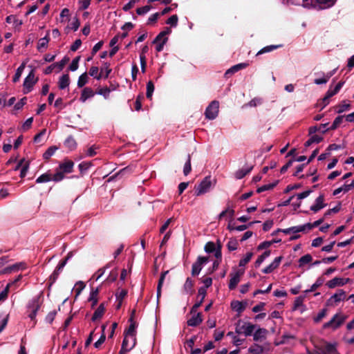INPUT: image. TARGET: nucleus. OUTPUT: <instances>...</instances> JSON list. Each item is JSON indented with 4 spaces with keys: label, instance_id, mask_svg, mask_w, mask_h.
<instances>
[{
    "label": "nucleus",
    "instance_id": "obj_1",
    "mask_svg": "<svg viewBox=\"0 0 354 354\" xmlns=\"http://www.w3.org/2000/svg\"><path fill=\"white\" fill-rule=\"evenodd\" d=\"M74 163L72 160H65L59 164L56 170V173L53 175V180L59 182L64 178L65 174H70L73 171Z\"/></svg>",
    "mask_w": 354,
    "mask_h": 354
},
{
    "label": "nucleus",
    "instance_id": "obj_2",
    "mask_svg": "<svg viewBox=\"0 0 354 354\" xmlns=\"http://www.w3.org/2000/svg\"><path fill=\"white\" fill-rule=\"evenodd\" d=\"M202 282L204 283V286L200 287L198 290V297H201L200 301L199 302H196L192 307L190 313H194L196 311H197L198 308L202 305L207 294L206 289L210 287L212 284V279L211 277H207L203 279Z\"/></svg>",
    "mask_w": 354,
    "mask_h": 354
},
{
    "label": "nucleus",
    "instance_id": "obj_3",
    "mask_svg": "<svg viewBox=\"0 0 354 354\" xmlns=\"http://www.w3.org/2000/svg\"><path fill=\"white\" fill-rule=\"evenodd\" d=\"M73 257V252H70L67 254L66 257L61 260L57 266L55 270L51 274L48 278V287L50 288L57 279L60 272L62 270L67 261Z\"/></svg>",
    "mask_w": 354,
    "mask_h": 354
},
{
    "label": "nucleus",
    "instance_id": "obj_4",
    "mask_svg": "<svg viewBox=\"0 0 354 354\" xmlns=\"http://www.w3.org/2000/svg\"><path fill=\"white\" fill-rule=\"evenodd\" d=\"M212 187V179L210 176H207L203 178L198 185L195 186V194L196 196L202 195L207 193Z\"/></svg>",
    "mask_w": 354,
    "mask_h": 354
},
{
    "label": "nucleus",
    "instance_id": "obj_5",
    "mask_svg": "<svg viewBox=\"0 0 354 354\" xmlns=\"http://www.w3.org/2000/svg\"><path fill=\"white\" fill-rule=\"evenodd\" d=\"M345 319L346 317L342 316L339 314L337 313L332 317V319L329 322H326L323 325V328H332L333 330H335L338 328L342 324H343Z\"/></svg>",
    "mask_w": 354,
    "mask_h": 354
},
{
    "label": "nucleus",
    "instance_id": "obj_6",
    "mask_svg": "<svg viewBox=\"0 0 354 354\" xmlns=\"http://www.w3.org/2000/svg\"><path fill=\"white\" fill-rule=\"evenodd\" d=\"M37 78L35 79L34 70H32L24 81V93L28 94L30 93L32 91L33 86L37 83Z\"/></svg>",
    "mask_w": 354,
    "mask_h": 354
},
{
    "label": "nucleus",
    "instance_id": "obj_7",
    "mask_svg": "<svg viewBox=\"0 0 354 354\" xmlns=\"http://www.w3.org/2000/svg\"><path fill=\"white\" fill-rule=\"evenodd\" d=\"M241 320L238 321L236 327V333L238 334L244 333L245 336L251 335L256 326L250 322H245L243 325L241 326Z\"/></svg>",
    "mask_w": 354,
    "mask_h": 354
},
{
    "label": "nucleus",
    "instance_id": "obj_8",
    "mask_svg": "<svg viewBox=\"0 0 354 354\" xmlns=\"http://www.w3.org/2000/svg\"><path fill=\"white\" fill-rule=\"evenodd\" d=\"M219 103L216 100L212 101L205 109V117L209 120L215 119L218 113Z\"/></svg>",
    "mask_w": 354,
    "mask_h": 354
},
{
    "label": "nucleus",
    "instance_id": "obj_9",
    "mask_svg": "<svg viewBox=\"0 0 354 354\" xmlns=\"http://www.w3.org/2000/svg\"><path fill=\"white\" fill-rule=\"evenodd\" d=\"M209 261L208 257H201L199 256L197 258V260L192 265V275L193 277L197 276L199 274L201 270H202V266L203 264H205Z\"/></svg>",
    "mask_w": 354,
    "mask_h": 354
},
{
    "label": "nucleus",
    "instance_id": "obj_10",
    "mask_svg": "<svg viewBox=\"0 0 354 354\" xmlns=\"http://www.w3.org/2000/svg\"><path fill=\"white\" fill-rule=\"evenodd\" d=\"M349 278H340V277H335L333 279L327 281L326 286L329 288H334L336 286H342L350 281Z\"/></svg>",
    "mask_w": 354,
    "mask_h": 354
},
{
    "label": "nucleus",
    "instance_id": "obj_11",
    "mask_svg": "<svg viewBox=\"0 0 354 354\" xmlns=\"http://www.w3.org/2000/svg\"><path fill=\"white\" fill-rule=\"evenodd\" d=\"M244 270H237L234 274H230L231 279L229 282V289L234 290L240 281L241 276L243 274Z\"/></svg>",
    "mask_w": 354,
    "mask_h": 354
},
{
    "label": "nucleus",
    "instance_id": "obj_12",
    "mask_svg": "<svg viewBox=\"0 0 354 354\" xmlns=\"http://www.w3.org/2000/svg\"><path fill=\"white\" fill-rule=\"evenodd\" d=\"M248 306V301H233L231 302V307L233 310L238 313V317L243 313Z\"/></svg>",
    "mask_w": 354,
    "mask_h": 354
},
{
    "label": "nucleus",
    "instance_id": "obj_13",
    "mask_svg": "<svg viewBox=\"0 0 354 354\" xmlns=\"http://www.w3.org/2000/svg\"><path fill=\"white\" fill-rule=\"evenodd\" d=\"M319 354H339L336 348L335 344L325 342V346L319 348Z\"/></svg>",
    "mask_w": 354,
    "mask_h": 354
},
{
    "label": "nucleus",
    "instance_id": "obj_14",
    "mask_svg": "<svg viewBox=\"0 0 354 354\" xmlns=\"http://www.w3.org/2000/svg\"><path fill=\"white\" fill-rule=\"evenodd\" d=\"M324 194H320L315 200V204L310 206V210L314 212H317L322 208L326 206V204L324 203Z\"/></svg>",
    "mask_w": 354,
    "mask_h": 354
},
{
    "label": "nucleus",
    "instance_id": "obj_15",
    "mask_svg": "<svg viewBox=\"0 0 354 354\" xmlns=\"http://www.w3.org/2000/svg\"><path fill=\"white\" fill-rule=\"evenodd\" d=\"M194 315L187 320V325L189 326H197L203 322L202 313H192Z\"/></svg>",
    "mask_w": 354,
    "mask_h": 354
},
{
    "label": "nucleus",
    "instance_id": "obj_16",
    "mask_svg": "<svg viewBox=\"0 0 354 354\" xmlns=\"http://www.w3.org/2000/svg\"><path fill=\"white\" fill-rule=\"evenodd\" d=\"M248 66L247 63H240L232 66L230 68L226 71L225 73V77H228L232 74L236 73L237 71L245 68Z\"/></svg>",
    "mask_w": 354,
    "mask_h": 354
},
{
    "label": "nucleus",
    "instance_id": "obj_17",
    "mask_svg": "<svg viewBox=\"0 0 354 354\" xmlns=\"http://www.w3.org/2000/svg\"><path fill=\"white\" fill-rule=\"evenodd\" d=\"M28 308L31 309V312L30 313L28 317L32 320H33L35 318V317L37 315V311H38V310L40 308V304L39 303V300L38 299H34L32 301V304H30L28 306Z\"/></svg>",
    "mask_w": 354,
    "mask_h": 354
},
{
    "label": "nucleus",
    "instance_id": "obj_18",
    "mask_svg": "<svg viewBox=\"0 0 354 354\" xmlns=\"http://www.w3.org/2000/svg\"><path fill=\"white\" fill-rule=\"evenodd\" d=\"M105 307L104 304L102 303L94 312L91 320L95 322L96 320L101 319L104 314Z\"/></svg>",
    "mask_w": 354,
    "mask_h": 354
},
{
    "label": "nucleus",
    "instance_id": "obj_19",
    "mask_svg": "<svg viewBox=\"0 0 354 354\" xmlns=\"http://www.w3.org/2000/svg\"><path fill=\"white\" fill-rule=\"evenodd\" d=\"M95 93L91 88L86 87L82 91L80 100L82 102H84L87 99L93 97Z\"/></svg>",
    "mask_w": 354,
    "mask_h": 354
},
{
    "label": "nucleus",
    "instance_id": "obj_20",
    "mask_svg": "<svg viewBox=\"0 0 354 354\" xmlns=\"http://www.w3.org/2000/svg\"><path fill=\"white\" fill-rule=\"evenodd\" d=\"M99 292H100V288H97L95 290L92 289V290L90 293L88 301L92 302V304H91L92 308H94L98 302Z\"/></svg>",
    "mask_w": 354,
    "mask_h": 354
},
{
    "label": "nucleus",
    "instance_id": "obj_21",
    "mask_svg": "<svg viewBox=\"0 0 354 354\" xmlns=\"http://www.w3.org/2000/svg\"><path fill=\"white\" fill-rule=\"evenodd\" d=\"M64 145L65 147L68 148L70 151L75 150L77 146V142L73 136H68L65 140Z\"/></svg>",
    "mask_w": 354,
    "mask_h": 354
},
{
    "label": "nucleus",
    "instance_id": "obj_22",
    "mask_svg": "<svg viewBox=\"0 0 354 354\" xmlns=\"http://www.w3.org/2000/svg\"><path fill=\"white\" fill-rule=\"evenodd\" d=\"M70 84V77L68 74H64L59 77L58 86L61 90L65 89Z\"/></svg>",
    "mask_w": 354,
    "mask_h": 354
},
{
    "label": "nucleus",
    "instance_id": "obj_23",
    "mask_svg": "<svg viewBox=\"0 0 354 354\" xmlns=\"http://www.w3.org/2000/svg\"><path fill=\"white\" fill-rule=\"evenodd\" d=\"M344 115H339L337 116L335 120L333 121L332 125L326 129H324V131H322V133H326L327 131H330V130H335L339 125L343 121V119H344Z\"/></svg>",
    "mask_w": 354,
    "mask_h": 354
},
{
    "label": "nucleus",
    "instance_id": "obj_24",
    "mask_svg": "<svg viewBox=\"0 0 354 354\" xmlns=\"http://www.w3.org/2000/svg\"><path fill=\"white\" fill-rule=\"evenodd\" d=\"M138 324L136 322H130V325L127 329L124 331V335L126 337L136 336V327Z\"/></svg>",
    "mask_w": 354,
    "mask_h": 354
},
{
    "label": "nucleus",
    "instance_id": "obj_25",
    "mask_svg": "<svg viewBox=\"0 0 354 354\" xmlns=\"http://www.w3.org/2000/svg\"><path fill=\"white\" fill-rule=\"evenodd\" d=\"M194 285V281H192L189 277H187L185 283L184 284V290L186 292V293L192 295L194 292V290L193 289Z\"/></svg>",
    "mask_w": 354,
    "mask_h": 354
},
{
    "label": "nucleus",
    "instance_id": "obj_26",
    "mask_svg": "<svg viewBox=\"0 0 354 354\" xmlns=\"http://www.w3.org/2000/svg\"><path fill=\"white\" fill-rule=\"evenodd\" d=\"M50 41V38H49V36H48V32H47L46 35L43 37V38H41L39 40V42H38V44H37V50L40 52H42V48H46L47 46H48V43Z\"/></svg>",
    "mask_w": 354,
    "mask_h": 354
},
{
    "label": "nucleus",
    "instance_id": "obj_27",
    "mask_svg": "<svg viewBox=\"0 0 354 354\" xmlns=\"http://www.w3.org/2000/svg\"><path fill=\"white\" fill-rule=\"evenodd\" d=\"M171 32V30L169 27H165V30L162 32H160L153 39L152 41L153 44L158 43L162 39L165 37H167V35H169Z\"/></svg>",
    "mask_w": 354,
    "mask_h": 354
},
{
    "label": "nucleus",
    "instance_id": "obj_28",
    "mask_svg": "<svg viewBox=\"0 0 354 354\" xmlns=\"http://www.w3.org/2000/svg\"><path fill=\"white\" fill-rule=\"evenodd\" d=\"M324 281H325V279L322 276L318 277L315 283L311 286V287L309 290H305V292L308 293V292H311L316 290L319 287H320L324 283Z\"/></svg>",
    "mask_w": 354,
    "mask_h": 354
},
{
    "label": "nucleus",
    "instance_id": "obj_29",
    "mask_svg": "<svg viewBox=\"0 0 354 354\" xmlns=\"http://www.w3.org/2000/svg\"><path fill=\"white\" fill-rule=\"evenodd\" d=\"M335 304L343 301L346 298V292L342 289H339L337 292L332 296Z\"/></svg>",
    "mask_w": 354,
    "mask_h": 354
},
{
    "label": "nucleus",
    "instance_id": "obj_30",
    "mask_svg": "<svg viewBox=\"0 0 354 354\" xmlns=\"http://www.w3.org/2000/svg\"><path fill=\"white\" fill-rule=\"evenodd\" d=\"M253 169V165L247 169H241L236 171L235 177L237 179H241L248 174Z\"/></svg>",
    "mask_w": 354,
    "mask_h": 354
},
{
    "label": "nucleus",
    "instance_id": "obj_31",
    "mask_svg": "<svg viewBox=\"0 0 354 354\" xmlns=\"http://www.w3.org/2000/svg\"><path fill=\"white\" fill-rule=\"evenodd\" d=\"M53 176H52L51 174L47 172V173L43 174L41 176H39L37 178L36 183H47L50 180H53Z\"/></svg>",
    "mask_w": 354,
    "mask_h": 354
},
{
    "label": "nucleus",
    "instance_id": "obj_32",
    "mask_svg": "<svg viewBox=\"0 0 354 354\" xmlns=\"http://www.w3.org/2000/svg\"><path fill=\"white\" fill-rule=\"evenodd\" d=\"M323 140V138L317 135L312 136L304 144L306 147H310L313 143H319Z\"/></svg>",
    "mask_w": 354,
    "mask_h": 354
},
{
    "label": "nucleus",
    "instance_id": "obj_33",
    "mask_svg": "<svg viewBox=\"0 0 354 354\" xmlns=\"http://www.w3.org/2000/svg\"><path fill=\"white\" fill-rule=\"evenodd\" d=\"M283 45L281 44H279V45H270V46H267L266 47H263V48H261L257 53V55H261V54H263V53H269V52H271L274 50H276L280 47H282Z\"/></svg>",
    "mask_w": 354,
    "mask_h": 354
},
{
    "label": "nucleus",
    "instance_id": "obj_34",
    "mask_svg": "<svg viewBox=\"0 0 354 354\" xmlns=\"http://www.w3.org/2000/svg\"><path fill=\"white\" fill-rule=\"evenodd\" d=\"M26 62H22V64L17 69L16 73L12 79V81L14 82H17L19 80V78L23 73V71L26 67Z\"/></svg>",
    "mask_w": 354,
    "mask_h": 354
},
{
    "label": "nucleus",
    "instance_id": "obj_35",
    "mask_svg": "<svg viewBox=\"0 0 354 354\" xmlns=\"http://www.w3.org/2000/svg\"><path fill=\"white\" fill-rule=\"evenodd\" d=\"M21 266V263H15L12 266H8L2 270H0V274L11 273L13 271L19 270Z\"/></svg>",
    "mask_w": 354,
    "mask_h": 354
},
{
    "label": "nucleus",
    "instance_id": "obj_36",
    "mask_svg": "<svg viewBox=\"0 0 354 354\" xmlns=\"http://www.w3.org/2000/svg\"><path fill=\"white\" fill-rule=\"evenodd\" d=\"M267 333V330L265 328H259L255 331L253 335V339L254 341L257 342L262 337H265V335Z\"/></svg>",
    "mask_w": 354,
    "mask_h": 354
},
{
    "label": "nucleus",
    "instance_id": "obj_37",
    "mask_svg": "<svg viewBox=\"0 0 354 354\" xmlns=\"http://www.w3.org/2000/svg\"><path fill=\"white\" fill-rule=\"evenodd\" d=\"M278 183H279V180H276L275 182H274L272 183H270L268 185H264L259 187L257 189V192L261 193V192L267 191V190H270V189H273L278 184Z\"/></svg>",
    "mask_w": 354,
    "mask_h": 354
},
{
    "label": "nucleus",
    "instance_id": "obj_38",
    "mask_svg": "<svg viewBox=\"0 0 354 354\" xmlns=\"http://www.w3.org/2000/svg\"><path fill=\"white\" fill-rule=\"evenodd\" d=\"M57 150V147L55 146L50 147L43 154V158L45 160H48L52 156L54 155L55 151Z\"/></svg>",
    "mask_w": 354,
    "mask_h": 354
},
{
    "label": "nucleus",
    "instance_id": "obj_39",
    "mask_svg": "<svg viewBox=\"0 0 354 354\" xmlns=\"http://www.w3.org/2000/svg\"><path fill=\"white\" fill-rule=\"evenodd\" d=\"M312 260L313 257L310 254H305L299 259V266L302 267L304 265L310 263Z\"/></svg>",
    "mask_w": 354,
    "mask_h": 354
},
{
    "label": "nucleus",
    "instance_id": "obj_40",
    "mask_svg": "<svg viewBox=\"0 0 354 354\" xmlns=\"http://www.w3.org/2000/svg\"><path fill=\"white\" fill-rule=\"evenodd\" d=\"M329 102L330 100L324 96L323 98L317 100V103L315 104V107H319L320 110H322L329 104Z\"/></svg>",
    "mask_w": 354,
    "mask_h": 354
},
{
    "label": "nucleus",
    "instance_id": "obj_41",
    "mask_svg": "<svg viewBox=\"0 0 354 354\" xmlns=\"http://www.w3.org/2000/svg\"><path fill=\"white\" fill-rule=\"evenodd\" d=\"M88 75L85 72L79 77L78 81H77V86L79 88L83 87L88 82Z\"/></svg>",
    "mask_w": 354,
    "mask_h": 354
},
{
    "label": "nucleus",
    "instance_id": "obj_42",
    "mask_svg": "<svg viewBox=\"0 0 354 354\" xmlns=\"http://www.w3.org/2000/svg\"><path fill=\"white\" fill-rule=\"evenodd\" d=\"M69 57L65 56L60 62L54 63L55 67L58 68V72L61 71L65 65L69 62Z\"/></svg>",
    "mask_w": 354,
    "mask_h": 354
},
{
    "label": "nucleus",
    "instance_id": "obj_43",
    "mask_svg": "<svg viewBox=\"0 0 354 354\" xmlns=\"http://www.w3.org/2000/svg\"><path fill=\"white\" fill-rule=\"evenodd\" d=\"M153 91H154V84L152 81H149L147 84L146 97L148 99H151Z\"/></svg>",
    "mask_w": 354,
    "mask_h": 354
},
{
    "label": "nucleus",
    "instance_id": "obj_44",
    "mask_svg": "<svg viewBox=\"0 0 354 354\" xmlns=\"http://www.w3.org/2000/svg\"><path fill=\"white\" fill-rule=\"evenodd\" d=\"M99 68L97 66H91L89 70V75L97 80L102 78V73H98Z\"/></svg>",
    "mask_w": 354,
    "mask_h": 354
},
{
    "label": "nucleus",
    "instance_id": "obj_45",
    "mask_svg": "<svg viewBox=\"0 0 354 354\" xmlns=\"http://www.w3.org/2000/svg\"><path fill=\"white\" fill-rule=\"evenodd\" d=\"M192 171V165H191V156L189 154L187 157V160L184 165L183 168V174L185 176H187Z\"/></svg>",
    "mask_w": 354,
    "mask_h": 354
},
{
    "label": "nucleus",
    "instance_id": "obj_46",
    "mask_svg": "<svg viewBox=\"0 0 354 354\" xmlns=\"http://www.w3.org/2000/svg\"><path fill=\"white\" fill-rule=\"evenodd\" d=\"M253 257V253L252 252H249L246 254L245 257L241 259L239 263V267H243L245 266L252 259Z\"/></svg>",
    "mask_w": 354,
    "mask_h": 354
},
{
    "label": "nucleus",
    "instance_id": "obj_47",
    "mask_svg": "<svg viewBox=\"0 0 354 354\" xmlns=\"http://www.w3.org/2000/svg\"><path fill=\"white\" fill-rule=\"evenodd\" d=\"M92 165L91 162H81L78 167L81 174H84Z\"/></svg>",
    "mask_w": 354,
    "mask_h": 354
},
{
    "label": "nucleus",
    "instance_id": "obj_48",
    "mask_svg": "<svg viewBox=\"0 0 354 354\" xmlns=\"http://www.w3.org/2000/svg\"><path fill=\"white\" fill-rule=\"evenodd\" d=\"M239 243L237 241L234 239H230L228 243H227V248L229 251L236 250L238 248Z\"/></svg>",
    "mask_w": 354,
    "mask_h": 354
},
{
    "label": "nucleus",
    "instance_id": "obj_49",
    "mask_svg": "<svg viewBox=\"0 0 354 354\" xmlns=\"http://www.w3.org/2000/svg\"><path fill=\"white\" fill-rule=\"evenodd\" d=\"M178 17L177 15H171L167 21L166 24L171 27H176L178 25Z\"/></svg>",
    "mask_w": 354,
    "mask_h": 354
},
{
    "label": "nucleus",
    "instance_id": "obj_50",
    "mask_svg": "<svg viewBox=\"0 0 354 354\" xmlns=\"http://www.w3.org/2000/svg\"><path fill=\"white\" fill-rule=\"evenodd\" d=\"M80 60V56H77L74 58L69 65L68 69L71 71H75L78 68Z\"/></svg>",
    "mask_w": 354,
    "mask_h": 354
},
{
    "label": "nucleus",
    "instance_id": "obj_51",
    "mask_svg": "<svg viewBox=\"0 0 354 354\" xmlns=\"http://www.w3.org/2000/svg\"><path fill=\"white\" fill-rule=\"evenodd\" d=\"M340 209H341V203H338L337 205H336L335 207L327 210L325 212L324 216L327 217V216H330L331 214L338 213L340 211Z\"/></svg>",
    "mask_w": 354,
    "mask_h": 354
},
{
    "label": "nucleus",
    "instance_id": "obj_52",
    "mask_svg": "<svg viewBox=\"0 0 354 354\" xmlns=\"http://www.w3.org/2000/svg\"><path fill=\"white\" fill-rule=\"evenodd\" d=\"M304 297L299 296L296 297L295 301H294V306L292 307L293 310H297L300 306L303 305Z\"/></svg>",
    "mask_w": 354,
    "mask_h": 354
},
{
    "label": "nucleus",
    "instance_id": "obj_53",
    "mask_svg": "<svg viewBox=\"0 0 354 354\" xmlns=\"http://www.w3.org/2000/svg\"><path fill=\"white\" fill-rule=\"evenodd\" d=\"M152 8L151 6L147 5L136 9V13L138 15H143L147 13Z\"/></svg>",
    "mask_w": 354,
    "mask_h": 354
},
{
    "label": "nucleus",
    "instance_id": "obj_54",
    "mask_svg": "<svg viewBox=\"0 0 354 354\" xmlns=\"http://www.w3.org/2000/svg\"><path fill=\"white\" fill-rule=\"evenodd\" d=\"M204 250L207 253H212L216 250V245L214 242L209 241L205 244Z\"/></svg>",
    "mask_w": 354,
    "mask_h": 354
},
{
    "label": "nucleus",
    "instance_id": "obj_55",
    "mask_svg": "<svg viewBox=\"0 0 354 354\" xmlns=\"http://www.w3.org/2000/svg\"><path fill=\"white\" fill-rule=\"evenodd\" d=\"M10 286L11 283H8L4 290L0 292V301L6 300L8 298Z\"/></svg>",
    "mask_w": 354,
    "mask_h": 354
},
{
    "label": "nucleus",
    "instance_id": "obj_56",
    "mask_svg": "<svg viewBox=\"0 0 354 354\" xmlns=\"http://www.w3.org/2000/svg\"><path fill=\"white\" fill-rule=\"evenodd\" d=\"M103 66L101 68V73H103V71H105V75H104V78L106 79L109 74L111 73V68H110V64L107 62H103Z\"/></svg>",
    "mask_w": 354,
    "mask_h": 354
},
{
    "label": "nucleus",
    "instance_id": "obj_57",
    "mask_svg": "<svg viewBox=\"0 0 354 354\" xmlns=\"http://www.w3.org/2000/svg\"><path fill=\"white\" fill-rule=\"evenodd\" d=\"M75 291L76 292L75 297H77L82 291V290L85 288V284L83 281H78L75 283Z\"/></svg>",
    "mask_w": 354,
    "mask_h": 354
},
{
    "label": "nucleus",
    "instance_id": "obj_58",
    "mask_svg": "<svg viewBox=\"0 0 354 354\" xmlns=\"http://www.w3.org/2000/svg\"><path fill=\"white\" fill-rule=\"evenodd\" d=\"M324 216L322 218H319V220L313 222V223H306V226H308V230H312L313 227H318L319 225H321L324 221Z\"/></svg>",
    "mask_w": 354,
    "mask_h": 354
},
{
    "label": "nucleus",
    "instance_id": "obj_59",
    "mask_svg": "<svg viewBox=\"0 0 354 354\" xmlns=\"http://www.w3.org/2000/svg\"><path fill=\"white\" fill-rule=\"evenodd\" d=\"M168 37H165L162 39L160 41L156 44V50L158 52H161L163 50L165 44L167 42Z\"/></svg>",
    "mask_w": 354,
    "mask_h": 354
},
{
    "label": "nucleus",
    "instance_id": "obj_60",
    "mask_svg": "<svg viewBox=\"0 0 354 354\" xmlns=\"http://www.w3.org/2000/svg\"><path fill=\"white\" fill-rule=\"evenodd\" d=\"M327 310L326 308L322 309L318 315L314 317V322L316 323L319 322L324 317H326Z\"/></svg>",
    "mask_w": 354,
    "mask_h": 354
},
{
    "label": "nucleus",
    "instance_id": "obj_61",
    "mask_svg": "<svg viewBox=\"0 0 354 354\" xmlns=\"http://www.w3.org/2000/svg\"><path fill=\"white\" fill-rule=\"evenodd\" d=\"M335 0H316V1L323 6V8H327L333 6Z\"/></svg>",
    "mask_w": 354,
    "mask_h": 354
},
{
    "label": "nucleus",
    "instance_id": "obj_62",
    "mask_svg": "<svg viewBox=\"0 0 354 354\" xmlns=\"http://www.w3.org/2000/svg\"><path fill=\"white\" fill-rule=\"evenodd\" d=\"M109 266V264H107L106 267L100 268L93 276V278H95V280H98L104 274L105 269Z\"/></svg>",
    "mask_w": 354,
    "mask_h": 354
},
{
    "label": "nucleus",
    "instance_id": "obj_63",
    "mask_svg": "<svg viewBox=\"0 0 354 354\" xmlns=\"http://www.w3.org/2000/svg\"><path fill=\"white\" fill-rule=\"evenodd\" d=\"M56 314H57L56 310H53V311L49 312L46 317V322L49 324H52L53 320L55 319Z\"/></svg>",
    "mask_w": 354,
    "mask_h": 354
},
{
    "label": "nucleus",
    "instance_id": "obj_64",
    "mask_svg": "<svg viewBox=\"0 0 354 354\" xmlns=\"http://www.w3.org/2000/svg\"><path fill=\"white\" fill-rule=\"evenodd\" d=\"M127 295V290L126 289H122L115 294L116 300H123V299Z\"/></svg>",
    "mask_w": 354,
    "mask_h": 354
}]
</instances>
